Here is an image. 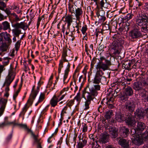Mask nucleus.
I'll return each instance as SVG.
<instances>
[{
  "instance_id": "obj_50",
  "label": "nucleus",
  "mask_w": 148,
  "mask_h": 148,
  "mask_svg": "<svg viewBox=\"0 0 148 148\" xmlns=\"http://www.w3.org/2000/svg\"><path fill=\"white\" fill-rule=\"evenodd\" d=\"M68 51H70V49L67 48V47H64L63 48V52L64 53H67Z\"/></svg>"
},
{
  "instance_id": "obj_23",
  "label": "nucleus",
  "mask_w": 148,
  "mask_h": 148,
  "mask_svg": "<svg viewBox=\"0 0 148 148\" xmlns=\"http://www.w3.org/2000/svg\"><path fill=\"white\" fill-rule=\"evenodd\" d=\"M7 101V100L3 98H0V110L3 112Z\"/></svg>"
},
{
  "instance_id": "obj_64",
  "label": "nucleus",
  "mask_w": 148,
  "mask_h": 148,
  "mask_svg": "<svg viewBox=\"0 0 148 148\" xmlns=\"http://www.w3.org/2000/svg\"><path fill=\"white\" fill-rule=\"evenodd\" d=\"M106 148H115L113 145H108L106 146Z\"/></svg>"
},
{
  "instance_id": "obj_19",
  "label": "nucleus",
  "mask_w": 148,
  "mask_h": 148,
  "mask_svg": "<svg viewBox=\"0 0 148 148\" xmlns=\"http://www.w3.org/2000/svg\"><path fill=\"white\" fill-rule=\"evenodd\" d=\"M14 78V75H13L11 73H9V75L6 78L5 82L3 85V86L5 84L7 86H9Z\"/></svg>"
},
{
  "instance_id": "obj_20",
  "label": "nucleus",
  "mask_w": 148,
  "mask_h": 148,
  "mask_svg": "<svg viewBox=\"0 0 148 148\" xmlns=\"http://www.w3.org/2000/svg\"><path fill=\"white\" fill-rule=\"evenodd\" d=\"M125 117L124 114L121 113L116 114L115 116V118L116 120L119 122H123L125 120Z\"/></svg>"
},
{
  "instance_id": "obj_22",
  "label": "nucleus",
  "mask_w": 148,
  "mask_h": 148,
  "mask_svg": "<svg viewBox=\"0 0 148 148\" xmlns=\"http://www.w3.org/2000/svg\"><path fill=\"white\" fill-rule=\"evenodd\" d=\"M10 29V23L7 21H5L2 23L1 25H0V30L3 29L6 30Z\"/></svg>"
},
{
  "instance_id": "obj_12",
  "label": "nucleus",
  "mask_w": 148,
  "mask_h": 148,
  "mask_svg": "<svg viewBox=\"0 0 148 148\" xmlns=\"http://www.w3.org/2000/svg\"><path fill=\"white\" fill-rule=\"evenodd\" d=\"M125 120L126 124L129 126L134 127L135 125L134 117L132 114H128L127 116L125 117Z\"/></svg>"
},
{
  "instance_id": "obj_28",
  "label": "nucleus",
  "mask_w": 148,
  "mask_h": 148,
  "mask_svg": "<svg viewBox=\"0 0 148 148\" xmlns=\"http://www.w3.org/2000/svg\"><path fill=\"white\" fill-rule=\"evenodd\" d=\"M87 143V140L85 139H79V142L78 144V148H82Z\"/></svg>"
},
{
  "instance_id": "obj_55",
  "label": "nucleus",
  "mask_w": 148,
  "mask_h": 148,
  "mask_svg": "<svg viewBox=\"0 0 148 148\" xmlns=\"http://www.w3.org/2000/svg\"><path fill=\"white\" fill-rule=\"evenodd\" d=\"M99 18V19L100 20L101 22H104L106 19V17L103 16H100V17H98Z\"/></svg>"
},
{
  "instance_id": "obj_1",
  "label": "nucleus",
  "mask_w": 148,
  "mask_h": 148,
  "mask_svg": "<svg viewBox=\"0 0 148 148\" xmlns=\"http://www.w3.org/2000/svg\"><path fill=\"white\" fill-rule=\"evenodd\" d=\"M100 90V87L99 85L94 86V87L89 88L87 86L83 91L82 97L86 99L85 94L87 93L88 95L87 96L86 101L85 102L84 110H86L89 108V105L91 103V101L95 97L98 95V91Z\"/></svg>"
},
{
  "instance_id": "obj_30",
  "label": "nucleus",
  "mask_w": 148,
  "mask_h": 148,
  "mask_svg": "<svg viewBox=\"0 0 148 148\" xmlns=\"http://www.w3.org/2000/svg\"><path fill=\"white\" fill-rule=\"evenodd\" d=\"M119 47H113L111 51L115 55L119 54L121 50L118 48Z\"/></svg>"
},
{
  "instance_id": "obj_18",
  "label": "nucleus",
  "mask_w": 148,
  "mask_h": 148,
  "mask_svg": "<svg viewBox=\"0 0 148 148\" xmlns=\"http://www.w3.org/2000/svg\"><path fill=\"white\" fill-rule=\"evenodd\" d=\"M0 36L1 37H2L3 38V37H4L5 40L8 42V45H7V46L10 45L12 42L11 40L10 37V35L7 32H3L0 33Z\"/></svg>"
},
{
  "instance_id": "obj_38",
  "label": "nucleus",
  "mask_w": 148,
  "mask_h": 148,
  "mask_svg": "<svg viewBox=\"0 0 148 148\" xmlns=\"http://www.w3.org/2000/svg\"><path fill=\"white\" fill-rule=\"evenodd\" d=\"M127 84V82L125 81L124 82H121V83L119 85H116V84L115 86H118L119 87H120L121 88V87H122V88L123 89H125L126 87L127 86L126 85V84Z\"/></svg>"
},
{
  "instance_id": "obj_9",
  "label": "nucleus",
  "mask_w": 148,
  "mask_h": 148,
  "mask_svg": "<svg viewBox=\"0 0 148 148\" xmlns=\"http://www.w3.org/2000/svg\"><path fill=\"white\" fill-rule=\"evenodd\" d=\"M103 74V71H97L95 77L94 79H92L93 82L95 84H97L96 85H99L100 87V86L99 84L101 82V80Z\"/></svg>"
},
{
  "instance_id": "obj_6",
  "label": "nucleus",
  "mask_w": 148,
  "mask_h": 148,
  "mask_svg": "<svg viewBox=\"0 0 148 148\" xmlns=\"http://www.w3.org/2000/svg\"><path fill=\"white\" fill-rule=\"evenodd\" d=\"M20 126L24 128L28 133H31L34 139L33 143L34 144L36 145L37 148H42L41 143L40 141V139L38 138V135H35L31 129H29L27 127V125L26 124H21L20 125Z\"/></svg>"
},
{
  "instance_id": "obj_56",
  "label": "nucleus",
  "mask_w": 148,
  "mask_h": 148,
  "mask_svg": "<svg viewBox=\"0 0 148 148\" xmlns=\"http://www.w3.org/2000/svg\"><path fill=\"white\" fill-rule=\"evenodd\" d=\"M95 60H96V59L93 58V59L92 60L91 62V68H93L94 65V64L96 62Z\"/></svg>"
},
{
  "instance_id": "obj_37",
  "label": "nucleus",
  "mask_w": 148,
  "mask_h": 148,
  "mask_svg": "<svg viewBox=\"0 0 148 148\" xmlns=\"http://www.w3.org/2000/svg\"><path fill=\"white\" fill-rule=\"evenodd\" d=\"M8 47H0V55L2 54V52L6 51ZM2 60L1 58H0V61Z\"/></svg>"
},
{
  "instance_id": "obj_57",
  "label": "nucleus",
  "mask_w": 148,
  "mask_h": 148,
  "mask_svg": "<svg viewBox=\"0 0 148 148\" xmlns=\"http://www.w3.org/2000/svg\"><path fill=\"white\" fill-rule=\"evenodd\" d=\"M122 67L123 68H125L126 69H128V67L127 66L126 62L125 63H123L122 64Z\"/></svg>"
},
{
  "instance_id": "obj_25",
  "label": "nucleus",
  "mask_w": 148,
  "mask_h": 148,
  "mask_svg": "<svg viewBox=\"0 0 148 148\" xmlns=\"http://www.w3.org/2000/svg\"><path fill=\"white\" fill-rule=\"evenodd\" d=\"M96 14L98 17L99 16H103L105 15V13L103 8H101L98 5L96 8Z\"/></svg>"
},
{
  "instance_id": "obj_59",
  "label": "nucleus",
  "mask_w": 148,
  "mask_h": 148,
  "mask_svg": "<svg viewBox=\"0 0 148 148\" xmlns=\"http://www.w3.org/2000/svg\"><path fill=\"white\" fill-rule=\"evenodd\" d=\"M126 63L127 65V66L128 67V69H127V70H130L131 69L130 68V67L132 65V63L131 62H129V63L126 62Z\"/></svg>"
},
{
  "instance_id": "obj_45",
  "label": "nucleus",
  "mask_w": 148,
  "mask_h": 148,
  "mask_svg": "<svg viewBox=\"0 0 148 148\" xmlns=\"http://www.w3.org/2000/svg\"><path fill=\"white\" fill-rule=\"evenodd\" d=\"M67 56V53H64L63 52L62 55V58L64 62H68V60L66 59V57Z\"/></svg>"
},
{
  "instance_id": "obj_63",
  "label": "nucleus",
  "mask_w": 148,
  "mask_h": 148,
  "mask_svg": "<svg viewBox=\"0 0 148 148\" xmlns=\"http://www.w3.org/2000/svg\"><path fill=\"white\" fill-rule=\"evenodd\" d=\"M69 68H67L65 71L64 75H68L69 72Z\"/></svg>"
},
{
  "instance_id": "obj_7",
  "label": "nucleus",
  "mask_w": 148,
  "mask_h": 148,
  "mask_svg": "<svg viewBox=\"0 0 148 148\" xmlns=\"http://www.w3.org/2000/svg\"><path fill=\"white\" fill-rule=\"evenodd\" d=\"M136 107V103L133 101H131L126 103L125 105V111L130 114H132Z\"/></svg>"
},
{
  "instance_id": "obj_10",
  "label": "nucleus",
  "mask_w": 148,
  "mask_h": 148,
  "mask_svg": "<svg viewBox=\"0 0 148 148\" xmlns=\"http://www.w3.org/2000/svg\"><path fill=\"white\" fill-rule=\"evenodd\" d=\"M107 132L110 133L112 138H116L118 136V130L114 127L107 126Z\"/></svg>"
},
{
  "instance_id": "obj_47",
  "label": "nucleus",
  "mask_w": 148,
  "mask_h": 148,
  "mask_svg": "<svg viewBox=\"0 0 148 148\" xmlns=\"http://www.w3.org/2000/svg\"><path fill=\"white\" fill-rule=\"evenodd\" d=\"M20 90V88H19L17 90V91L13 95V99L15 100L16 99V98L18 95V93L19 92Z\"/></svg>"
},
{
  "instance_id": "obj_29",
  "label": "nucleus",
  "mask_w": 148,
  "mask_h": 148,
  "mask_svg": "<svg viewBox=\"0 0 148 148\" xmlns=\"http://www.w3.org/2000/svg\"><path fill=\"white\" fill-rule=\"evenodd\" d=\"M107 0H101L97 3V4H96L97 6L98 5L100 8H106V7L105 6L106 4H107Z\"/></svg>"
},
{
  "instance_id": "obj_27",
  "label": "nucleus",
  "mask_w": 148,
  "mask_h": 148,
  "mask_svg": "<svg viewBox=\"0 0 148 148\" xmlns=\"http://www.w3.org/2000/svg\"><path fill=\"white\" fill-rule=\"evenodd\" d=\"M58 101H59L58 98L55 95H54L51 99L50 103L52 106L54 107L57 105Z\"/></svg>"
},
{
  "instance_id": "obj_43",
  "label": "nucleus",
  "mask_w": 148,
  "mask_h": 148,
  "mask_svg": "<svg viewBox=\"0 0 148 148\" xmlns=\"http://www.w3.org/2000/svg\"><path fill=\"white\" fill-rule=\"evenodd\" d=\"M45 98V94L43 93H41L38 100V102H42Z\"/></svg>"
},
{
  "instance_id": "obj_11",
  "label": "nucleus",
  "mask_w": 148,
  "mask_h": 148,
  "mask_svg": "<svg viewBox=\"0 0 148 148\" xmlns=\"http://www.w3.org/2000/svg\"><path fill=\"white\" fill-rule=\"evenodd\" d=\"M118 138H120L118 141V144L121 146V148H129L130 145L129 140L121 138V137L118 138L117 139H118Z\"/></svg>"
},
{
  "instance_id": "obj_4",
  "label": "nucleus",
  "mask_w": 148,
  "mask_h": 148,
  "mask_svg": "<svg viewBox=\"0 0 148 148\" xmlns=\"http://www.w3.org/2000/svg\"><path fill=\"white\" fill-rule=\"evenodd\" d=\"M69 11L71 14L74 13L75 14L76 19L79 22L80 19L82 18L83 15V10L81 7L76 8L71 4L68 5Z\"/></svg>"
},
{
  "instance_id": "obj_24",
  "label": "nucleus",
  "mask_w": 148,
  "mask_h": 148,
  "mask_svg": "<svg viewBox=\"0 0 148 148\" xmlns=\"http://www.w3.org/2000/svg\"><path fill=\"white\" fill-rule=\"evenodd\" d=\"M123 92L129 97L132 96L134 93L133 89L130 86H127L124 89Z\"/></svg>"
},
{
  "instance_id": "obj_40",
  "label": "nucleus",
  "mask_w": 148,
  "mask_h": 148,
  "mask_svg": "<svg viewBox=\"0 0 148 148\" xmlns=\"http://www.w3.org/2000/svg\"><path fill=\"white\" fill-rule=\"evenodd\" d=\"M6 5L4 2L0 1V9L3 10H4V8L6 7Z\"/></svg>"
},
{
  "instance_id": "obj_62",
  "label": "nucleus",
  "mask_w": 148,
  "mask_h": 148,
  "mask_svg": "<svg viewBox=\"0 0 148 148\" xmlns=\"http://www.w3.org/2000/svg\"><path fill=\"white\" fill-rule=\"evenodd\" d=\"M63 62L62 60H61L60 61V64H59V67L60 68H62L63 66Z\"/></svg>"
},
{
  "instance_id": "obj_41",
  "label": "nucleus",
  "mask_w": 148,
  "mask_h": 148,
  "mask_svg": "<svg viewBox=\"0 0 148 148\" xmlns=\"http://www.w3.org/2000/svg\"><path fill=\"white\" fill-rule=\"evenodd\" d=\"M13 8L14 9L16 10L15 11L18 14H20L21 12V11L19 10V7L17 5H14L13 6Z\"/></svg>"
},
{
  "instance_id": "obj_61",
  "label": "nucleus",
  "mask_w": 148,
  "mask_h": 148,
  "mask_svg": "<svg viewBox=\"0 0 148 148\" xmlns=\"http://www.w3.org/2000/svg\"><path fill=\"white\" fill-rule=\"evenodd\" d=\"M21 41L20 40H18L16 43L15 46H19L20 45Z\"/></svg>"
},
{
  "instance_id": "obj_14",
  "label": "nucleus",
  "mask_w": 148,
  "mask_h": 148,
  "mask_svg": "<svg viewBox=\"0 0 148 148\" xmlns=\"http://www.w3.org/2000/svg\"><path fill=\"white\" fill-rule=\"evenodd\" d=\"M73 19L72 16L70 14L65 16L62 17V20L67 23V28L69 31L70 30V27L73 22Z\"/></svg>"
},
{
  "instance_id": "obj_3",
  "label": "nucleus",
  "mask_w": 148,
  "mask_h": 148,
  "mask_svg": "<svg viewBox=\"0 0 148 148\" xmlns=\"http://www.w3.org/2000/svg\"><path fill=\"white\" fill-rule=\"evenodd\" d=\"M148 15L142 14L136 20L137 24L141 27V31L145 33L148 32Z\"/></svg>"
},
{
  "instance_id": "obj_42",
  "label": "nucleus",
  "mask_w": 148,
  "mask_h": 148,
  "mask_svg": "<svg viewBox=\"0 0 148 148\" xmlns=\"http://www.w3.org/2000/svg\"><path fill=\"white\" fill-rule=\"evenodd\" d=\"M117 87L115 89L114 92L113 94V95L114 97H116L118 95H117V94L121 90L120 88L116 86Z\"/></svg>"
},
{
  "instance_id": "obj_36",
  "label": "nucleus",
  "mask_w": 148,
  "mask_h": 148,
  "mask_svg": "<svg viewBox=\"0 0 148 148\" xmlns=\"http://www.w3.org/2000/svg\"><path fill=\"white\" fill-rule=\"evenodd\" d=\"M87 29L88 28L87 25H85L82 27L81 30L82 33L85 36H86L87 34L86 33V31Z\"/></svg>"
},
{
  "instance_id": "obj_35",
  "label": "nucleus",
  "mask_w": 148,
  "mask_h": 148,
  "mask_svg": "<svg viewBox=\"0 0 148 148\" xmlns=\"http://www.w3.org/2000/svg\"><path fill=\"white\" fill-rule=\"evenodd\" d=\"M82 132H85L87 131L88 126L86 123H83L82 124Z\"/></svg>"
},
{
  "instance_id": "obj_52",
  "label": "nucleus",
  "mask_w": 148,
  "mask_h": 148,
  "mask_svg": "<svg viewBox=\"0 0 148 148\" xmlns=\"http://www.w3.org/2000/svg\"><path fill=\"white\" fill-rule=\"evenodd\" d=\"M104 109V108H103L102 106H100L98 107V110L99 112L101 113L102 112H103Z\"/></svg>"
},
{
  "instance_id": "obj_34",
  "label": "nucleus",
  "mask_w": 148,
  "mask_h": 148,
  "mask_svg": "<svg viewBox=\"0 0 148 148\" xmlns=\"http://www.w3.org/2000/svg\"><path fill=\"white\" fill-rule=\"evenodd\" d=\"M28 106H27V104H26L25 105L24 107L23 108L22 111L21 112L20 115H24L26 111H27V109L28 108Z\"/></svg>"
},
{
  "instance_id": "obj_46",
  "label": "nucleus",
  "mask_w": 148,
  "mask_h": 148,
  "mask_svg": "<svg viewBox=\"0 0 148 148\" xmlns=\"http://www.w3.org/2000/svg\"><path fill=\"white\" fill-rule=\"evenodd\" d=\"M132 15L130 14H128L127 16L125 17V19L127 20L128 21V20L130 19L132 17Z\"/></svg>"
},
{
  "instance_id": "obj_49",
  "label": "nucleus",
  "mask_w": 148,
  "mask_h": 148,
  "mask_svg": "<svg viewBox=\"0 0 148 148\" xmlns=\"http://www.w3.org/2000/svg\"><path fill=\"white\" fill-rule=\"evenodd\" d=\"M74 103V100H71L69 101L67 104V105L70 107Z\"/></svg>"
},
{
  "instance_id": "obj_33",
  "label": "nucleus",
  "mask_w": 148,
  "mask_h": 148,
  "mask_svg": "<svg viewBox=\"0 0 148 148\" xmlns=\"http://www.w3.org/2000/svg\"><path fill=\"white\" fill-rule=\"evenodd\" d=\"M109 29V27L108 24L104 25L103 26V29L101 32H101V33L103 34L105 30H108Z\"/></svg>"
},
{
  "instance_id": "obj_8",
  "label": "nucleus",
  "mask_w": 148,
  "mask_h": 148,
  "mask_svg": "<svg viewBox=\"0 0 148 148\" xmlns=\"http://www.w3.org/2000/svg\"><path fill=\"white\" fill-rule=\"evenodd\" d=\"M111 65V62L110 61H107L106 63H104V62H102V61H99L97 65L96 69L97 71H102L101 69L103 71L107 70L109 69V66Z\"/></svg>"
},
{
  "instance_id": "obj_51",
  "label": "nucleus",
  "mask_w": 148,
  "mask_h": 148,
  "mask_svg": "<svg viewBox=\"0 0 148 148\" xmlns=\"http://www.w3.org/2000/svg\"><path fill=\"white\" fill-rule=\"evenodd\" d=\"M107 61H109V60H107L106 59L103 57H101L100 58V60L99 61H102V62H103V61H105L106 63Z\"/></svg>"
},
{
  "instance_id": "obj_39",
  "label": "nucleus",
  "mask_w": 148,
  "mask_h": 148,
  "mask_svg": "<svg viewBox=\"0 0 148 148\" xmlns=\"http://www.w3.org/2000/svg\"><path fill=\"white\" fill-rule=\"evenodd\" d=\"M112 46H121L122 45L118 41L115 40L112 43Z\"/></svg>"
},
{
  "instance_id": "obj_26",
  "label": "nucleus",
  "mask_w": 148,
  "mask_h": 148,
  "mask_svg": "<svg viewBox=\"0 0 148 148\" xmlns=\"http://www.w3.org/2000/svg\"><path fill=\"white\" fill-rule=\"evenodd\" d=\"M109 134L108 133L103 134L100 140L102 143H105L108 142Z\"/></svg>"
},
{
  "instance_id": "obj_53",
  "label": "nucleus",
  "mask_w": 148,
  "mask_h": 148,
  "mask_svg": "<svg viewBox=\"0 0 148 148\" xmlns=\"http://www.w3.org/2000/svg\"><path fill=\"white\" fill-rule=\"evenodd\" d=\"M145 116L148 118V107L144 110Z\"/></svg>"
},
{
  "instance_id": "obj_2",
  "label": "nucleus",
  "mask_w": 148,
  "mask_h": 148,
  "mask_svg": "<svg viewBox=\"0 0 148 148\" xmlns=\"http://www.w3.org/2000/svg\"><path fill=\"white\" fill-rule=\"evenodd\" d=\"M12 26L14 28L12 31L14 36L13 40V42H15L16 41V37L18 38L19 35L22 34L21 30L20 28L25 30L27 29L28 26L24 22H21L14 24Z\"/></svg>"
},
{
  "instance_id": "obj_16",
  "label": "nucleus",
  "mask_w": 148,
  "mask_h": 148,
  "mask_svg": "<svg viewBox=\"0 0 148 148\" xmlns=\"http://www.w3.org/2000/svg\"><path fill=\"white\" fill-rule=\"evenodd\" d=\"M120 135L122 137V138L127 137L128 136L130 132L128 128L125 127H123L120 130Z\"/></svg>"
},
{
  "instance_id": "obj_58",
  "label": "nucleus",
  "mask_w": 148,
  "mask_h": 148,
  "mask_svg": "<svg viewBox=\"0 0 148 148\" xmlns=\"http://www.w3.org/2000/svg\"><path fill=\"white\" fill-rule=\"evenodd\" d=\"M66 94V92H64V93L63 95L60 98L58 99L59 101H60L61 100L63 99Z\"/></svg>"
},
{
  "instance_id": "obj_48",
  "label": "nucleus",
  "mask_w": 148,
  "mask_h": 148,
  "mask_svg": "<svg viewBox=\"0 0 148 148\" xmlns=\"http://www.w3.org/2000/svg\"><path fill=\"white\" fill-rule=\"evenodd\" d=\"M3 11H4L6 13L8 16L10 15L11 14V11L8 8H6L5 10L4 9Z\"/></svg>"
},
{
  "instance_id": "obj_5",
  "label": "nucleus",
  "mask_w": 148,
  "mask_h": 148,
  "mask_svg": "<svg viewBox=\"0 0 148 148\" xmlns=\"http://www.w3.org/2000/svg\"><path fill=\"white\" fill-rule=\"evenodd\" d=\"M133 88L136 91L143 90L147 92L148 90V81L143 79L139 81L135 82L133 84Z\"/></svg>"
},
{
  "instance_id": "obj_44",
  "label": "nucleus",
  "mask_w": 148,
  "mask_h": 148,
  "mask_svg": "<svg viewBox=\"0 0 148 148\" xmlns=\"http://www.w3.org/2000/svg\"><path fill=\"white\" fill-rule=\"evenodd\" d=\"M114 101V99L113 97H111L108 100V101L106 102L107 105L109 104H113V102Z\"/></svg>"
},
{
  "instance_id": "obj_32",
  "label": "nucleus",
  "mask_w": 148,
  "mask_h": 148,
  "mask_svg": "<svg viewBox=\"0 0 148 148\" xmlns=\"http://www.w3.org/2000/svg\"><path fill=\"white\" fill-rule=\"evenodd\" d=\"M119 95L120 97L121 100L124 101H126L127 100L128 98V97H129L127 95L125 94L124 92H123V94L121 92L120 93Z\"/></svg>"
},
{
  "instance_id": "obj_13",
  "label": "nucleus",
  "mask_w": 148,
  "mask_h": 148,
  "mask_svg": "<svg viewBox=\"0 0 148 148\" xmlns=\"http://www.w3.org/2000/svg\"><path fill=\"white\" fill-rule=\"evenodd\" d=\"M138 27V26L136 27L130 31V36L132 38H136L141 36V33Z\"/></svg>"
},
{
  "instance_id": "obj_17",
  "label": "nucleus",
  "mask_w": 148,
  "mask_h": 148,
  "mask_svg": "<svg viewBox=\"0 0 148 148\" xmlns=\"http://www.w3.org/2000/svg\"><path fill=\"white\" fill-rule=\"evenodd\" d=\"M134 114L135 116L139 119H143L144 118V110L138 108L136 110Z\"/></svg>"
},
{
  "instance_id": "obj_31",
  "label": "nucleus",
  "mask_w": 148,
  "mask_h": 148,
  "mask_svg": "<svg viewBox=\"0 0 148 148\" xmlns=\"http://www.w3.org/2000/svg\"><path fill=\"white\" fill-rule=\"evenodd\" d=\"M113 115V112L112 110H109L107 111L105 115V117L107 119H110L112 116Z\"/></svg>"
},
{
  "instance_id": "obj_21",
  "label": "nucleus",
  "mask_w": 148,
  "mask_h": 148,
  "mask_svg": "<svg viewBox=\"0 0 148 148\" xmlns=\"http://www.w3.org/2000/svg\"><path fill=\"white\" fill-rule=\"evenodd\" d=\"M146 126L145 123L141 121H138L136 129L137 131H143L146 128Z\"/></svg>"
},
{
  "instance_id": "obj_60",
  "label": "nucleus",
  "mask_w": 148,
  "mask_h": 148,
  "mask_svg": "<svg viewBox=\"0 0 148 148\" xmlns=\"http://www.w3.org/2000/svg\"><path fill=\"white\" fill-rule=\"evenodd\" d=\"M145 9L147 11H148V2L146 3L144 5Z\"/></svg>"
},
{
  "instance_id": "obj_54",
  "label": "nucleus",
  "mask_w": 148,
  "mask_h": 148,
  "mask_svg": "<svg viewBox=\"0 0 148 148\" xmlns=\"http://www.w3.org/2000/svg\"><path fill=\"white\" fill-rule=\"evenodd\" d=\"M136 129H132L131 130V134L132 135L134 134H135L136 133Z\"/></svg>"
},
{
  "instance_id": "obj_15",
  "label": "nucleus",
  "mask_w": 148,
  "mask_h": 148,
  "mask_svg": "<svg viewBox=\"0 0 148 148\" xmlns=\"http://www.w3.org/2000/svg\"><path fill=\"white\" fill-rule=\"evenodd\" d=\"M35 88V86H34L33 87L32 90V92L29 98L27 101V103L31 105L33 101L35 99L38 91V90H34V89Z\"/></svg>"
}]
</instances>
